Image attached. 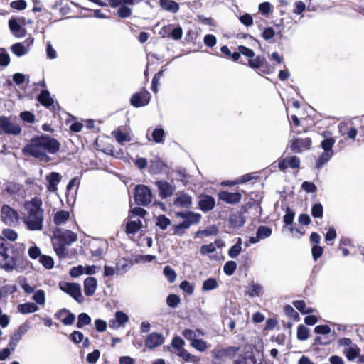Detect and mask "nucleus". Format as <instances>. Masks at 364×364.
I'll return each instance as SVG.
<instances>
[{"instance_id":"nucleus-1","label":"nucleus","mask_w":364,"mask_h":364,"mask_svg":"<svg viewBox=\"0 0 364 364\" xmlns=\"http://www.w3.org/2000/svg\"><path fill=\"white\" fill-rule=\"evenodd\" d=\"M60 147V142L55 138L43 134L33 137L23 148V152L26 156L34 158L46 157V159H51L48 154H55Z\"/></svg>"},{"instance_id":"nucleus-2","label":"nucleus","mask_w":364,"mask_h":364,"mask_svg":"<svg viewBox=\"0 0 364 364\" xmlns=\"http://www.w3.org/2000/svg\"><path fill=\"white\" fill-rule=\"evenodd\" d=\"M23 223L31 231L41 230L43 228V209L42 200L38 197L24 203Z\"/></svg>"},{"instance_id":"nucleus-3","label":"nucleus","mask_w":364,"mask_h":364,"mask_svg":"<svg viewBox=\"0 0 364 364\" xmlns=\"http://www.w3.org/2000/svg\"><path fill=\"white\" fill-rule=\"evenodd\" d=\"M58 286L61 291L69 294L78 303L81 304L84 301L81 286L78 283L63 281L59 282Z\"/></svg>"},{"instance_id":"nucleus-4","label":"nucleus","mask_w":364,"mask_h":364,"mask_svg":"<svg viewBox=\"0 0 364 364\" xmlns=\"http://www.w3.org/2000/svg\"><path fill=\"white\" fill-rule=\"evenodd\" d=\"M135 201L138 205L146 206L149 204L153 198L151 190L144 185H138L135 188Z\"/></svg>"},{"instance_id":"nucleus-5","label":"nucleus","mask_w":364,"mask_h":364,"mask_svg":"<svg viewBox=\"0 0 364 364\" xmlns=\"http://www.w3.org/2000/svg\"><path fill=\"white\" fill-rule=\"evenodd\" d=\"M0 219L9 226L16 225L19 220V214L8 205H4L1 209Z\"/></svg>"},{"instance_id":"nucleus-6","label":"nucleus","mask_w":364,"mask_h":364,"mask_svg":"<svg viewBox=\"0 0 364 364\" xmlns=\"http://www.w3.org/2000/svg\"><path fill=\"white\" fill-rule=\"evenodd\" d=\"M0 129L5 134L14 136L20 134L22 131L20 125L13 123L10 118L5 116L0 117Z\"/></svg>"},{"instance_id":"nucleus-7","label":"nucleus","mask_w":364,"mask_h":364,"mask_svg":"<svg viewBox=\"0 0 364 364\" xmlns=\"http://www.w3.org/2000/svg\"><path fill=\"white\" fill-rule=\"evenodd\" d=\"M234 364H261V360L256 358L253 350L248 348L234 360Z\"/></svg>"},{"instance_id":"nucleus-8","label":"nucleus","mask_w":364,"mask_h":364,"mask_svg":"<svg viewBox=\"0 0 364 364\" xmlns=\"http://www.w3.org/2000/svg\"><path fill=\"white\" fill-rule=\"evenodd\" d=\"M0 268L6 272L13 271L16 268V259L14 257L9 256L7 250L0 253Z\"/></svg>"},{"instance_id":"nucleus-9","label":"nucleus","mask_w":364,"mask_h":364,"mask_svg":"<svg viewBox=\"0 0 364 364\" xmlns=\"http://www.w3.org/2000/svg\"><path fill=\"white\" fill-rule=\"evenodd\" d=\"M198 205L203 212H209L215 206V200L213 196L206 194H200L198 196Z\"/></svg>"},{"instance_id":"nucleus-10","label":"nucleus","mask_w":364,"mask_h":364,"mask_svg":"<svg viewBox=\"0 0 364 364\" xmlns=\"http://www.w3.org/2000/svg\"><path fill=\"white\" fill-rule=\"evenodd\" d=\"M165 341V338L161 333L153 332L147 335L144 343L149 349H154L161 346Z\"/></svg>"},{"instance_id":"nucleus-11","label":"nucleus","mask_w":364,"mask_h":364,"mask_svg":"<svg viewBox=\"0 0 364 364\" xmlns=\"http://www.w3.org/2000/svg\"><path fill=\"white\" fill-rule=\"evenodd\" d=\"M155 185L158 188L160 197L162 198L171 196L175 191L174 186L166 181H157L155 182Z\"/></svg>"},{"instance_id":"nucleus-12","label":"nucleus","mask_w":364,"mask_h":364,"mask_svg":"<svg viewBox=\"0 0 364 364\" xmlns=\"http://www.w3.org/2000/svg\"><path fill=\"white\" fill-rule=\"evenodd\" d=\"M192 197L185 192L178 193L173 200V205L181 208H189L192 206Z\"/></svg>"},{"instance_id":"nucleus-13","label":"nucleus","mask_w":364,"mask_h":364,"mask_svg":"<svg viewBox=\"0 0 364 364\" xmlns=\"http://www.w3.org/2000/svg\"><path fill=\"white\" fill-rule=\"evenodd\" d=\"M239 348L230 346L227 348L214 349L211 353L216 360H221L224 358H232L238 351Z\"/></svg>"},{"instance_id":"nucleus-14","label":"nucleus","mask_w":364,"mask_h":364,"mask_svg":"<svg viewBox=\"0 0 364 364\" xmlns=\"http://www.w3.org/2000/svg\"><path fill=\"white\" fill-rule=\"evenodd\" d=\"M55 237L61 243L69 245L77 240V235L68 230H58L55 232Z\"/></svg>"},{"instance_id":"nucleus-15","label":"nucleus","mask_w":364,"mask_h":364,"mask_svg":"<svg viewBox=\"0 0 364 364\" xmlns=\"http://www.w3.org/2000/svg\"><path fill=\"white\" fill-rule=\"evenodd\" d=\"M218 198L220 200L228 204H236L241 200L242 195L239 192L230 193L223 191L219 192Z\"/></svg>"},{"instance_id":"nucleus-16","label":"nucleus","mask_w":364,"mask_h":364,"mask_svg":"<svg viewBox=\"0 0 364 364\" xmlns=\"http://www.w3.org/2000/svg\"><path fill=\"white\" fill-rule=\"evenodd\" d=\"M334 139L333 138H326L321 141V147L323 152L318 159H329L333 156L332 147L334 144Z\"/></svg>"},{"instance_id":"nucleus-17","label":"nucleus","mask_w":364,"mask_h":364,"mask_svg":"<svg viewBox=\"0 0 364 364\" xmlns=\"http://www.w3.org/2000/svg\"><path fill=\"white\" fill-rule=\"evenodd\" d=\"M9 26L11 33L17 38L24 37L26 34V29L23 28L15 18L9 21Z\"/></svg>"},{"instance_id":"nucleus-18","label":"nucleus","mask_w":364,"mask_h":364,"mask_svg":"<svg viewBox=\"0 0 364 364\" xmlns=\"http://www.w3.org/2000/svg\"><path fill=\"white\" fill-rule=\"evenodd\" d=\"M129 320V316L122 311L115 313V320L109 321V325L111 328H117L123 326Z\"/></svg>"},{"instance_id":"nucleus-19","label":"nucleus","mask_w":364,"mask_h":364,"mask_svg":"<svg viewBox=\"0 0 364 364\" xmlns=\"http://www.w3.org/2000/svg\"><path fill=\"white\" fill-rule=\"evenodd\" d=\"M97 287V281L94 277H87L84 280V291L86 296H92Z\"/></svg>"},{"instance_id":"nucleus-20","label":"nucleus","mask_w":364,"mask_h":364,"mask_svg":"<svg viewBox=\"0 0 364 364\" xmlns=\"http://www.w3.org/2000/svg\"><path fill=\"white\" fill-rule=\"evenodd\" d=\"M37 100L44 107L49 108L54 104V100L48 90H42L37 96Z\"/></svg>"},{"instance_id":"nucleus-21","label":"nucleus","mask_w":364,"mask_h":364,"mask_svg":"<svg viewBox=\"0 0 364 364\" xmlns=\"http://www.w3.org/2000/svg\"><path fill=\"white\" fill-rule=\"evenodd\" d=\"M311 144V139L309 137L297 138L292 144L294 152H300L301 148L308 149Z\"/></svg>"},{"instance_id":"nucleus-22","label":"nucleus","mask_w":364,"mask_h":364,"mask_svg":"<svg viewBox=\"0 0 364 364\" xmlns=\"http://www.w3.org/2000/svg\"><path fill=\"white\" fill-rule=\"evenodd\" d=\"M161 8L166 11L176 14L178 11L179 4L173 0H159Z\"/></svg>"},{"instance_id":"nucleus-23","label":"nucleus","mask_w":364,"mask_h":364,"mask_svg":"<svg viewBox=\"0 0 364 364\" xmlns=\"http://www.w3.org/2000/svg\"><path fill=\"white\" fill-rule=\"evenodd\" d=\"M182 335L183 337L190 341V343L193 342L200 336H204V333L200 329L192 330V329H185L182 332Z\"/></svg>"},{"instance_id":"nucleus-24","label":"nucleus","mask_w":364,"mask_h":364,"mask_svg":"<svg viewBox=\"0 0 364 364\" xmlns=\"http://www.w3.org/2000/svg\"><path fill=\"white\" fill-rule=\"evenodd\" d=\"M149 100L141 96L139 92L134 93L130 98V104L134 107H141L149 104Z\"/></svg>"},{"instance_id":"nucleus-25","label":"nucleus","mask_w":364,"mask_h":364,"mask_svg":"<svg viewBox=\"0 0 364 364\" xmlns=\"http://www.w3.org/2000/svg\"><path fill=\"white\" fill-rule=\"evenodd\" d=\"M360 351V350L358 346L356 344H353V346H350V348H345L343 353L348 360L352 361L359 356Z\"/></svg>"},{"instance_id":"nucleus-26","label":"nucleus","mask_w":364,"mask_h":364,"mask_svg":"<svg viewBox=\"0 0 364 364\" xmlns=\"http://www.w3.org/2000/svg\"><path fill=\"white\" fill-rule=\"evenodd\" d=\"M142 227V222L140 219L136 220H131L127 222L126 225V232L127 234H135Z\"/></svg>"},{"instance_id":"nucleus-27","label":"nucleus","mask_w":364,"mask_h":364,"mask_svg":"<svg viewBox=\"0 0 364 364\" xmlns=\"http://www.w3.org/2000/svg\"><path fill=\"white\" fill-rule=\"evenodd\" d=\"M17 309L18 311L23 314L34 313L38 310V306L32 302H27L19 304Z\"/></svg>"},{"instance_id":"nucleus-28","label":"nucleus","mask_w":364,"mask_h":364,"mask_svg":"<svg viewBox=\"0 0 364 364\" xmlns=\"http://www.w3.org/2000/svg\"><path fill=\"white\" fill-rule=\"evenodd\" d=\"M70 218V213L65 210L58 211L53 218L54 223L58 225H63Z\"/></svg>"},{"instance_id":"nucleus-29","label":"nucleus","mask_w":364,"mask_h":364,"mask_svg":"<svg viewBox=\"0 0 364 364\" xmlns=\"http://www.w3.org/2000/svg\"><path fill=\"white\" fill-rule=\"evenodd\" d=\"M11 52L17 57H22L28 53V50L23 43H16L11 47Z\"/></svg>"},{"instance_id":"nucleus-30","label":"nucleus","mask_w":364,"mask_h":364,"mask_svg":"<svg viewBox=\"0 0 364 364\" xmlns=\"http://www.w3.org/2000/svg\"><path fill=\"white\" fill-rule=\"evenodd\" d=\"M220 240H215V242L202 245L200 249V252L202 255L212 253L216 250V247H220Z\"/></svg>"},{"instance_id":"nucleus-31","label":"nucleus","mask_w":364,"mask_h":364,"mask_svg":"<svg viewBox=\"0 0 364 364\" xmlns=\"http://www.w3.org/2000/svg\"><path fill=\"white\" fill-rule=\"evenodd\" d=\"M59 316L62 318L61 321L65 325H71L75 319V315L66 310L61 311Z\"/></svg>"},{"instance_id":"nucleus-32","label":"nucleus","mask_w":364,"mask_h":364,"mask_svg":"<svg viewBox=\"0 0 364 364\" xmlns=\"http://www.w3.org/2000/svg\"><path fill=\"white\" fill-rule=\"evenodd\" d=\"M151 162L150 170L152 173H159L166 168L163 161H151Z\"/></svg>"},{"instance_id":"nucleus-33","label":"nucleus","mask_w":364,"mask_h":364,"mask_svg":"<svg viewBox=\"0 0 364 364\" xmlns=\"http://www.w3.org/2000/svg\"><path fill=\"white\" fill-rule=\"evenodd\" d=\"M229 222L234 227L242 226L245 223V220L240 213H235L230 216Z\"/></svg>"},{"instance_id":"nucleus-34","label":"nucleus","mask_w":364,"mask_h":364,"mask_svg":"<svg viewBox=\"0 0 364 364\" xmlns=\"http://www.w3.org/2000/svg\"><path fill=\"white\" fill-rule=\"evenodd\" d=\"M242 250V239L237 238V242L229 250L228 255L231 258L237 257Z\"/></svg>"},{"instance_id":"nucleus-35","label":"nucleus","mask_w":364,"mask_h":364,"mask_svg":"<svg viewBox=\"0 0 364 364\" xmlns=\"http://www.w3.org/2000/svg\"><path fill=\"white\" fill-rule=\"evenodd\" d=\"M201 217L202 216L200 213L188 211L187 219L184 221L188 223V227H190L191 225L198 224L200 222Z\"/></svg>"},{"instance_id":"nucleus-36","label":"nucleus","mask_w":364,"mask_h":364,"mask_svg":"<svg viewBox=\"0 0 364 364\" xmlns=\"http://www.w3.org/2000/svg\"><path fill=\"white\" fill-rule=\"evenodd\" d=\"M32 299L37 304L43 306L46 301V293L43 290L38 289L33 293Z\"/></svg>"},{"instance_id":"nucleus-37","label":"nucleus","mask_w":364,"mask_h":364,"mask_svg":"<svg viewBox=\"0 0 364 364\" xmlns=\"http://www.w3.org/2000/svg\"><path fill=\"white\" fill-rule=\"evenodd\" d=\"M262 286L257 283L251 282L248 288V294L251 297L259 296L262 291Z\"/></svg>"},{"instance_id":"nucleus-38","label":"nucleus","mask_w":364,"mask_h":364,"mask_svg":"<svg viewBox=\"0 0 364 364\" xmlns=\"http://www.w3.org/2000/svg\"><path fill=\"white\" fill-rule=\"evenodd\" d=\"M156 225L160 229L166 230L171 225V220L164 215H160L156 219Z\"/></svg>"},{"instance_id":"nucleus-39","label":"nucleus","mask_w":364,"mask_h":364,"mask_svg":"<svg viewBox=\"0 0 364 364\" xmlns=\"http://www.w3.org/2000/svg\"><path fill=\"white\" fill-rule=\"evenodd\" d=\"M190 345L193 348L200 352L205 351L209 347V346L205 341L199 338L196 339V341H193V342L190 343Z\"/></svg>"},{"instance_id":"nucleus-40","label":"nucleus","mask_w":364,"mask_h":364,"mask_svg":"<svg viewBox=\"0 0 364 364\" xmlns=\"http://www.w3.org/2000/svg\"><path fill=\"white\" fill-rule=\"evenodd\" d=\"M272 229L269 227L261 225L257 228V233L261 240L267 238L272 235Z\"/></svg>"},{"instance_id":"nucleus-41","label":"nucleus","mask_w":364,"mask_h":364,"mask_svg":"<svg viewBox=\"0 0 364 364\" xmlns=\"http://www.w3.org/2000/svg\"><path fill=\"white\" fill-rule=\"evenodd\" d=\"M91 322V318L85 313H81L78 316L77 327L79 328H82L84 326L90 324Z\"/></svg>"},{"instance_id":"nucleus-42","label":"nucleus","mask_w":364,"mask_h":364,"mask_svg":"<svg viewBox=\"0 0 364 364\" xmlns=\"http://www.w3.org/2000/svg\"><path fill=\"white\" fill-rule=\"evenodd\" d=\"M309 336V330L304 325H299L297 328V338L300 341H306Z\"/></svg>"},{"instance_id":"nucleus-43","label":"nucleus","mask_w":364,"mask_h":364,"mask_svg":"<svg viewBox=\"0 0 364 364\" xmlns=\"http://www.w3.org/2000/svg\"><path fill=\"white\" fill-rule=\"evenodd\" d=\"M296 309H297L302 314H309L313 312V309L309 307H306V303L302 300H298L293 303Z\"/></svg>"},{"instance_id":"nucleus-44","label":"nucleus","mask_w":364,"mask_h":364,"mask_svg":"<svg viewBox=\"0 0 364 364\" xmlns=\"http://www.w3.org/2000/svg\"><path fill=\"white\" fill-rule=\"evenodd\" d=\"M218 287V282L215 279L209 278L203 282V290L205 291H211L216 289Z\"/></svg>"},{"instance_id":"nucleus-45","label":"nucleus","mask_w":364,"mask_h":364,"mask_svg":"<svg viewBox=\"0 0 364 364\" xmlns=\"http://www.w3.org/2000/svg\"><path fill=\"white\" fill-rule=\"evenodd\" d=\"M112 135L114 136L116 141L119 144H122L130 140L129 136L119 129L114 131L112 132Z\"/></svg>"},{"instance_id":"nucleus-46","label":"nucleus","mask_w":364,"mask_h":364,"mask_svg":"<svg viewBox=\"0 0 364 364\" xmlns=\"http://www.w3.org/2000/svg\"><path fill=\"white\" fill-rule=\"evenodd\" d=\"M2 235H4V238L11 242L16 241L18 237V233L15 230L10 228L4 229L2 231Z\"/></svg>"},{"instance_id":"nucleus-47","label":"nucleus","mask_w":364,"mask_h":364,"mask_svg":"<svg viewBox=\"0 0 364 364\" xmlns=\"http://www.w3.org/2000/svg\"><path fill=\"white\" fill-rule=\"evenodd\" d=\"M153 140L156 143H161L164 141V131L162 128H156L152 132Z\"/></svg>"},{"instance_id":"nucleus-48","label":"nucleus","mask_w":364,"mask_h":364,"mask_svg":"<svg viewBox=\"0 0 364 364\" xmlns=\"http://www.w3.org/2000/svg\"><path fill=\"white\" fill-rule=\"evenodd\" d=\"M237 268V264L234 261H228L227 262L224 267H223V271L224 272L228 275L231 276L235 272V269Z\"/></svg>"},{"instance_id":"nucleus-49","label":"nucleus","mask_w":364,"mask_h":364,"mask_svg":"<svg viewBox=\"0 0 364 364\" xmlns=\"http://www.w3.org/2000/svg\"><path fill=\"white\" fill-rule=\"evenodd\" d=\"M40 262L48 269H52L54 266V261L50 256L41 255L40 257Z\"/></svg>"},{"instance_id":"nucleus-50","label":"nucleus","mask_w":364,"mask_h":364,"mask_svg":"<svg viewBox=\"0 0 364 364\" xmlns=\"http://www.w3.org/2000/svg\"><path fill=\"white\" fill-rule=\"evenodd\" d=\"M10 63V56L5 48H0V65L6 67Z\"/></svg>"},{"instance_id":"nucleus-51","label":"nucleus","mask_w":364,"mask_h":364,"mask_svg":"<svg viewBox=\"0 0 364 364\" xmlns=\"http://www.w3.org/2000/svg\"><path fill=\"white\" fill-rule=\"evenodd\" d=\"M188 228H189L188 224L183 220L182 223L173 226V235H182L185 230Z\"/></svg>"},{"instance_id":"nucleus-52","label":"nucleus","mask_w":364,"mask_h":364,"mask_svg":"<svg viewBox=\"0 0 364 364\" xmlns=\"http://www.w3.org/2000/svg\"><path fill=\"white\" fill-rule=\"evenodd\" d=\"M21 119L27 123H33L35 122V115L33 112L30 111H23L20 114Z\"/></svg>"},{"instance_id":"nucleus-53","label":"nucleus","mask_w":364,"mask_h":364,"mask_svg":"<svg viewBox=\"0 0 364 364\" xmlns=\"http://www.w3.org/2000/svg\"><path fill=\"white\" fill-rule=\"evenodd\" d=\"M117 14L122 18H128L132 14V9L126 5L121 6L117 10Z\"/></svg>"},{"instance_id":"nucleus-54","label":"nucleus","mask_w":364,"mask_h":364,"mask_svg":"<svg viewBox=\"0 0 364 364\" xmlns=\"http://www.w3.org/2000/svg\"><path fill=\"white\" fill-rule=\"evenodd\" d=\"M323 213V205L321 203H316L311 208V215L314 218H322Z\"/></svg>"},{"instance_id":"nucleus-55","label":"nucleus","mask_w":364,"mask_h":364,"mask_svg":"<svg viewBox=\"0 0 364 364\" xmlns=\"http://www.w3.org/2000/svg\"><path fill=\"white\" fill-rule=\"evenodd\" d=\"M47 180L50 183V186L55 189V186L60 181V175L58 173L53 172L47 176Z\"/></svg>"},{"instance_id":"nucleus-56","label":"nucleus","mask_w":364,"mask_h":364,"mask_svg":"<svg viewBox=\"0 0 364 364\" xmlns=\"http://www.w3.org/2000/svg\"><path fill=\"white\" fill-rule=\"evenodd\" d=\"M22 334L23 333L18 330L11 337L9 341V346L11 347L12 350H14L15 347L21 339Z\"/></svg>"},{"instance_id":"nucleus-57","label":"nucleus","mask_w":364,"mask_h":364,"mask_svg":"<svg viewBox=\"0 0 364 364\" xmlns=\"http://www.w3.org/2000/svg\"><path fill=\"white\" fill-rule=\"evenodd\" d=\"M181 358L185 362H190V363H192L194 364H198L200 360V358H198L196 355L191 354L187 350L186 352H183V356L181 357Z\"/></svg>"},{"instance_id":"nucleus-58","label":"nucleus","mask_w":364,"mask_h":364,"mask_svg":"<svg viewBox=\"0 0 364 364\" xmlns=\"http://www.w3.org/2000/svg\"><path fill=\"white\" fill-rule=\"evenodd\" d=\"M180 301V297L176 294H170L166 299L167 305L171 308L176 307Z\"/></svg>"},{"instance_id":"nucleus-59","label":"nucleus","mask_w":364,"mask_h":364,"mask_svg":"<svg viewBox=\"0 0 364 364\" xmlns=\"http://www.w3.org/2000/svg\"><path fill=\"white\" fill-rule=\"evenodd\" d=\"M128 263L125 260H120L117 263L116 272L117 275H121L127 271Z\"/></svg>"},{"instance_id":"nucleus-60","label":"nucleus","mask_w":364,"mask_h":364,"mask_svg":"<svg viewBox=\"0 0 364 364\" xmlns=\"http://www.w3.org/2000/svg\"><path fill=\"white\" fill-rule=\"evenodd\" d=\"M264 58L262 56H257L255 59H250L248 61V65L252 68H259L264 63Z\"/></svg>"},{"instance_id":"nucleus-61","label":"nucleus","mask_w":364,"mask_h":364,"mask_svg":"<svg viewBox=\"0 0 364 364\" xmlns=\"http://www.w3.org/2000/svg\"><path fill=\"white\" fill-rule=\"evenodd\" d=\"M183 33V32L182 28L179 25H178L176 27H172L170 38H173V40L178 41L181 39Z\"/></svg>"},{"instance_id":"nucleus-62","label":"nucleus","mask_w":364,"mask_h":364,"mask_svg":"<svg viewBox=\"0 0 364 364\" xmlns=\"http://www.w3.org/2000/svg\"><path fill=\"white\" fill-rule=\"evenodd\" d=\"M164 274L170 282H173L176 279V273L169 266L164 268Z\"/></svg>"},{"instance_id":"nucleus-63","label":"nucleus","mask_w":364,"mask_h":364,"mask_svg":"<svg viewBox=\"0 0 364 364\" xmlns=\"http://www.w3.org/2000/svg\"><path fill=\"white\" fill-rule=\"evenodd\" d=\"M65 245L61 242L58 245L54 244L55 252L60 258H65L67 255V251Z\"/></svg>"},{"instance_id":"nucleus-64","label":"nucleus","mask_w":364,"mask_h":364,"mask_svg":"<svg viewBox=\"0 0 364 364\" xmlns=\"http://www.w3.org/2000/svg\"><path fill=\"white\" fill-rule=\"evenodd\" d=\"M84 274V266L73 267L70 270V275L73 278H77Z\"/></svg>"}]
</instances>
